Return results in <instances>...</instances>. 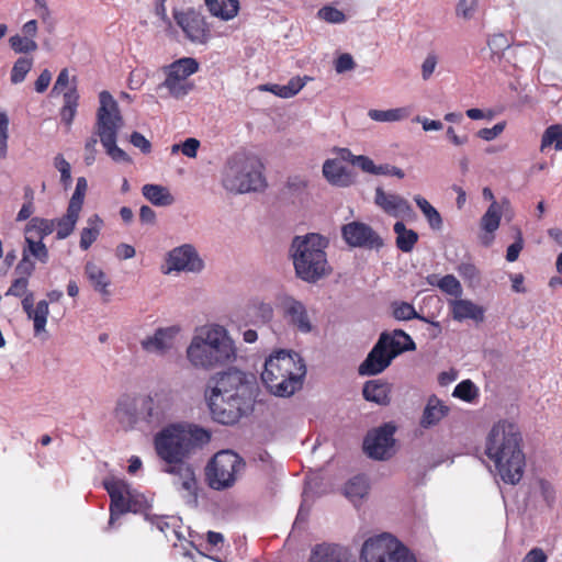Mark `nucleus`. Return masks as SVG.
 I'll return each mask as SVG.
<instances>
[{
    "mask_svg": "<svg viewBox=\"0 0 562 562\" xmlns=\"http://www.w3.org/2000/svg\"><path fill=\"white\" fill-rule=\"evenodd\" d=\"M175 406V393L170 389L161 387L143 396L144 424L158 427L170 416Z\"/></svg>",
    "mask_w": 562,
    "mask_h": 562,
    "instance_id": "nucleus-13",
    "label": "nucleus"
},
{
    "mask_svg": "<svg viewBox=\"0 0 562 562\" xmlns=\"http://www.w3.org/2000/svg\"><path fill=\"white\" fill-rule=\"evenodd\" d=\"M187 358L194 368L211 370L233 363L236 348L226 329L216 325L202 328L193 336Z\"/></svg>",
    "mask_w": 562,
    "mask_h": 562,
    "instance_id": "nucleus-4",
    "label": "nucleus"
},
{
    "mask_svg": "<svg viewBox=\"0 0 562 562\" xmlns=\"http://www.w3.org/2000/svg\"><path fill=\"white\" fill-rule=\"evenodd\" d=\"M173 19L192 43L205 44L211 36L205 18L193 9L186 11L173 10Z\"/></svg>",
    "mask_w": 562,
    "mask_h": 562,
    "instance_id": "nucleus-14",
    "label": "nucleus"
},
{
    "mask_svg": "<svg viewBox=\"0 0 562 562\" xmlns=\"http://www.w3.org/2000/svg\"><path fill=\"white\" fill-rule=\"evenodd\" d=\"M263 165L254 155L235 154L227 162L223 186L235 193L259 191L266 187Z\"/></svg>",
    "mask_w": 562,
    "mask_h": 562,
    "instance_id": "nucleus-8",
    "label": "nucleus"
},
{
    "mask_svg": "<svg viewBox=\"0 0 562 562\" xmlns=\"http://www.w3.org/2000/svg\"><path fill=\"white\" fill-rule=\"evenodd\" d=\"M88 184L83 177L78 178L75 192L70 198L68 207L81 212Z\"/></svg>",
    "mask_w": 562,
    "mask_h": 562,
    "instance_id": "nucleus-50",
    "label": "nucleus"
},
{
    "mask_svg": "<svg viewBox=\"0 0 562 562\" xmlns=\"http://www.w3.org/2000/svg\"><path fill=\"white\" fill-rule=\"evenodd\" d=\"M449 413V407L442 403L436 395L428 398L427 405L423 412L420 425L428 428L437 425Z\"/></svg>",
    "mask_w": 562,
    "mask_h": 562,
    "instance_id": "nucleus-28",
    "label": "nucleus"
},
{
    "mask_svg": "<svg viewBox=\"0 0 562 562\" xmlns=\"http://www.w3.org/2000/svg\"><path fill=\"white\" fill-rule=\"evenodd\" d=\"M169 269L196 272L203 268V261L191 245H182L169 252Z\"/></svg>",
    "mask_w": 562,
    "mask_h": 562,
    "instance_id": "nucleus-18",
    "label": "nucleus"
},
{
    "mask_svg": "<svg viewBox=\"0 0 562 562\" xmlns=\"http://www.w3.org/2000/svg\"><path fill=\"white\" fill-rule=\"evenodd\" d=\"M199 70V63L192 57H182L165 68L166 79L162 87L168 89L175 98L187 95L192 89L193 83L188 78Z\"/></svg>",
    "mask_w": 562,
    "mask_h": 562,
    "instance_id": "nucleus-12",
    "label": "nucleus"
},
{
    "mask_svg": "<svg viewBox=\"0 0 562 562\" xmlns=\"http://www.w3.org/2000/svg\"><path fill=\"white\" fill-rule=\"evenodd\" d=\"M553 146L557 151L562 150V124L548 126L541 137L540 150Z\"/></svg>",
    "mask_w": 562,
    "mask_h": 562,
    "instance_id": "nucleus-41",
    "label": "nucleus"
},
{
    "mask_svg": "<svg viewBox=\"0 0 562 562\" xmlns=\"http://www.w3.org/2000/svg\"><path fill=\"white\" fill-rule=\"evenodd\" d=\"M414 201L416 202L417 206L423 212L424 216L426 217L430 228L435 231H440L442 228V217L440 213L437 211L436 207H434L422 195H416L414 198Z\"/></svg>",
    "mask_w": 562,
    "mask_h": 562,
    "instance_id": "nucleus-39",
    "label": "nucleus"
},
{
    "mask_svg": "<svg viewBox=\"0 0 562 562\" xmlns=\"http://www.w3.org/2000/svg\"><path fill=\"white\" fill-rule=\"evenodd\" d=\"M22 252L26 254L27 257H33L42 263H47L49 259L48 248L43 240L34 239L32 237H25V246Z\"/></svg>",
    "mask_w": 562,
    "mask_h": 562,
    "instance_id": "nucleus-40",
    "label": "nucleus"
},
{
    "mask_svg": "<svg viewBox=\"0 0 562 562\" xmlns=\"http://www.w3.org/2000/svg\"><path fill=\"white\" fill-rule=\"evenodd\" d=\"M205 397L214 420L233 425L251 407L252 385L246 373L229 369L210 378Z\"/></svg>",
    "mask_w": 562,
    "mask_h": 562,
    "instance_id": "nucleus-2",
    "label": "nucleus"
},
{
    "mask_svg": "<svg viewBox=\"0 0 562 562\" xmlns=\"http://www.w3.org/2000/svg\"><path fill=\"white\" fill-rule=\"evenodd\" d=\"M142 404L143 396H123L117 401L114 416L125 430L134 429L139 424L144 423Z\"/></svg>",
    "mask_w": 562,
    "mask_h": 562,
    "instance_id": "nucleus-17",
    "label": "nucleus"
},
{
    "mask_svg": "<svg viewBox=\"0 0 562 562\" xmlns=\"http://www.w3.org/2000/svg\"><path fill=\"white\" fill-rule=\"evenodd\" d=\"M437 285L442 292L454 297L462 294V286L453 274H446L438 281Z\"/></svg>",
    "mask_w": 562,
    "mask_h": 562,
    "instance_id": "nucleus-51",
    "label": "nucleus"
},
{
    "mask_svg": "<svg viewBox=\"0 0 562 562\" xmlns=\"http://www.w3.org/2000/svg\"><path fill=\"white\" fill-rule=\"evenodd\" d=\"M89 226L82 228L80 233V248L82 250H88L91 245L98 239L100 234V225L101 220L98 215H93L88 220Z\"/></svg>",
    "mask_w": 562,
    "mask_h": 562,
    "instance_id": "nucleus-42",
    "label": "nucleus"
},
{
    "mask_svg": "<svg viewBox=\"0 0 562 562\" xmlns=\"http://www.w3.org/2000/svg\"><path fill=\"white\" fill-rule=\"evenodd\" d=\"M318 16L329 23H342L346 21V15L342 11L329 5L323 7L318 11Z\"/></svg>",
    "mask_w": 562,
    "mask_h": 562,
    "instance_id": "nucleus-53",
    "label": "nucleus"
},
{
    "mask_svg": "<svg viewBox=\"0 0 562 562\" xmlns=\"http://www.w3.org/2000/svg\"><path fill=\"white\" fill-rule=\"evenodd\" d=\"M9 119L4 112H0V158L7 157Z\"/></svg>",
    "mask_w": 562,
    "mask_h": 562,
    "instance_id": "nucleus-57",
    "label": "nucleus"
},
{
    "mask_svg": "<svg viewBox=\"0 0 562 562\" xmlns=\"http://www.w3.org/2000/svg\"><path fill=\"white\" fill-rule=\"evenodd\" d=\"M360 562H417L409 550L390 533L364 541Z\"/></svg>",
    "mask_w": 562,
    "mask_h": 562,
    "instance_id": "nucleus-11",
    "label": "nucleus"
},
{
    "mask_svg": "<svg viewBox=\"0 0 562 562\" xmlns=\"http://www.w3.org/2000/svg\"><path fill=\"white\" fill-rule=\"evenodd\" d=\"M63 100L64 104L59 110L60 121L69 130L77 114V109L79 105V93L77 88L74 86L68 91L64 92Z\"/></svg>",
    "mask_w": 562,
    "mask_h": 562,
    "instance_id": "nucleus-31",
    "label": "nucleus"
},
{
    "mask_svg": "<svg viewBox=\"0 0 562 562\" xmlns=\"http://www.w3.org/2000/svg\"><path fill=\"white\" fill-rule=\"evenodd\" d=\"M416 349L412 337L402 329L393 333H382L368 353L366 360L359 367L361 375H376L383 372L392 360L404 351Z\"/></svg>",
    "mask_w": 562,
    "mask_h": 562,
    "instance_id": "nucleus-7",
    "label": "nucleus"
},
{
    "mask_svg": "<svg viewBox=\"0 0 562 562\" xmlns=\"http://www.w3.org/2000/svg\"><path fill=\"white\" fill-rule=\"evenodd\" d=\"M307 80H310V77L307 76L304 78L296 76L292 77L286 85H265L261 89L269 91L279 98L289 99L296 95L306 85Z\"/></svg>",
    "mask_w": 562,
    "mask_h": 562,
    "instance_id": "nucleus-29",
    "label": "nucleus"
},
{
    "mask_svg": "<svg viewBox=\"0 0 562 562\" xmlns=\"http://www.w3.org/2000/svg\"><path fill=\"white\" fill-rule=\"evenodd\" d=\"M80 212L67 207L66 213L55 221L56 239H65L75 231Z\"/></svg>",
    "mask_w": 562,
    "mask_h": 562,
    "instance_id": "nucleus-35",
    "label": "nucleus"
},
{
    "mask_svg": "<svg viewBox=\"0 0 562 562\" xmlns=\"http://www.w3.org/2000/svg\"><path fill=\"white\" fill-rule=\"evenodd\" d=\"M524 248V239L521 233L518 231L516 240L508 246L506 251V260L514 262L518 259L520 251Z\"/></svg>",
    "mask_w": 562,
    "mask_h": 562,
    "instance_id": "nucleus-59",
    "label": "nucleus"
},
{
    "mask_svg": "<svg viewBox=\"0 0 562 562\" xmlns=\"http://www.w3.org/2000/svg\"><path fill=\"white\" fill-rule=\"evenodd\" d=\"M392 315L397 321L422 319L425 321L415 310L414 305L407 302H393Z\"/></svg>",
    "mask_w": 562,
    "mask_h": 562,
    "instance_id": "nucleus-46",
    "label": "nucleus"
},
{
    "mask_svg": "<svg viewBox=\"0 0 562 562\" xmlns=\"http://www.w3.org/2000/svg\"><path fill=\"white\" fill-rule=\"evenodd\" d=\"M326 246V239L319 234L294 238L293 265L300 279L314 283L330 273L331 269L325 252Z\"/></svg>",
    "mask_w": 562,
    "mask_h": 562,
    "instance_id": "nucleus-6",
    "label": "nucleus"
},
{
    "mask_svg": "<svg viewBox=\"0 0 562 562\" xmlns=\"http://www.w3.org/2000/svg\"><path fill=\"white\" fill-rule=\"evenodd\" d=\"M392 385L382 380H371L366 382L362 393L367 401L379 405H389L391 402Z\"/></svg>",
    "mask_w": 562,
    "mask_h": 562,
    "instance_id": "nucleus-27",
    "label": "nucleus"
},
{
    "mask_svg": "<svg viewBox=\"0 0 562 562\" xmlns=\"http://www.w3.org/2000/svg\"><path fill=\"white\" fill-rule=\"evenodd\" d=\"M244 459L233 450L216 452L205 467L207 485L215 491L231 488L244 472Z\"/></svg>",
    "mask_w": 562,
    "mask_h": 562,
    "instance_id": "nucleus-10",
    "label": "nucleus"
},
{
    "mask_svg": "<svg viewBox=\"0 0 562 562\" xmlns=\"http://www.w3.org/2000/svg\"><path fill=\"white\" fill-rule=\"evenodd\" d=\"M452 395L471 403L477 396V389L471 380H463L453 390Z\"/></svg>",
    "mask_w": 562,
    "mask_h": 562,
    "instance_id": "nucleus-47",
    "label": "nucleus"
},
{
    "mask_svg": "<svg viewBox=\"0 0 562 562\" xmlns=\"http://www.w3.org/2000/svg\"><path fill=\"white\" fill-rule=\"evenodd\" d=\"M487 46L491 49L492 56L501 59L503 53L510 47V42L505 34L498 33L488 38Z\"/></svg>",
    "mask_w": 562,
    "mask_h": 562,
    "instance_id": "nucleus-49",
    "label": "nucleus"
},
{
    "mask_svg": "<svg viewBox=\"0 0 562 562\" xmlns=\"http://www.w3.org/2000/svg\"><path fill=\"white\" fill-rule=\"evenodd\" d=\"M369 492V482L364 475L351 477L345 485V495L352 503L361 501Z\"/></svg>",
    "mask_w": 562,
    "mask_h": 562,
    "instance_id": "nucleus-36",
    "label": "nucleus"
},
{
    "mask_svg": "<svg viewBox=\"0 0 562 562\" xmlns=\"http://www.w3.org/2000/svg\"><path fill=\"white\" fill-rule=\"evenodd\" d=\"M505 127H506V123L499 122L491 128H487V127L481 128L476 133V136L481 139L490 142V140H493L496 137H498L504 132Z\"/></svg>",
    "mask_w": 562,
    "mask_h": 562,
    "instance_id": "nucleus-58",
    "label": "nucleus"
},
{
    "mask_svg": "<svg viewBox=\"0 0 562 562\" xmlns=\"http://www.w3.org/2000/svg\"><path fill=\"white\" fill-rule=\"evenodd\" d=\"M485 454L505 483L515 485L520 482L526 458L522 436L515 423L504 419L493 425L486 437Z\"/></svg>",
    "mask_w": 562,
    "mask_h": 562,
    "instance_id": "nucleus-3",
    "label": "nucleus"
},
{
    "mask_svg": "<svg viewBox=\"0 0 562 562\" xmlns=\"http://www.w3.org/2000/svg\"><path fill=\"white\" fill-rule=\"evenodd\" d=\"M33 67V58L32 57H20L14 63L10 80L13 85L21 83L25 80L27 74L31 71Z\"/></svg>",
    "mask_w": 562,
    "mask_h": 562,
    "instance_id": "nucleus-45",
    "label": "nucleus"
},
{
    "mask_svg": "<svg viewBox=\"0 0 562 562\" xmlns=\"http://www.w3.org/2000/svg\"><path fill=\"white\" fill-rule=\"evenodd\" d=\"M34 271L35 262L30 257H27L26 254L22 252V258L15 267V273L19 277H25L26 279H30Z\"/></svg>",
    "mask_w": 562,
    "mask_h": 562,
    "instance_id": "nucleus-56",
    "label": "nucleus"
},
{
    "mask_svg": "<svg viewBox=\"0 0 562 562\" xmlns=\"http://www.w3.org/2000/svg\"><path fill=\"white\" fill-rule=\"evenodd\" d=\"M55 231V221L44 217H32L25 227V237L34 236L36 240H44Z\"/></svg>",
    "mask_w": 562,
    "mask_h": 562,
    "instance_id": "nucleus-33",
    "label": "nucleus"
},
{
    "mask_svg": "<svg viewBox=\"0 0 562 562\" xmlns=\"http://www.w3.org/2000/svg\"><path fill=\"white\" fill-rule=\"evenodd\" d=\"M341 234L351 247L379 249L383 246L382 238L367 224L351 222L342 226Z\"/></svg>",
    "mask_w": 562,
    "mask_h": 562,
    "instance_id": "nucleus-16",
    "label": "nucleus"
},
{
    "mask_svg": "<svg viewBox=\"0 0 562 562\" xmlns=\"http://www.w3.org/2000/svg\"><path fill=\"white\" fill-rule=\"evenodd\" d=\"M501 218V207L496 201H493L481 218V228L485 232L481 237V241L484 246H490L494 240L493 234L499 227Z\"/></svg>",
    "mask_w": 562,
    "mask_h": 562,
    "instance_id": "nucleus-25",
    "label": "nucleus"
},
{
    "mask_svg": "<svg viewBox=\"0 0 562 562\" xmlns=\"http://www.w3.org/2000/svg\"><path fill=\"white\" fill-rule=\"evenodd\" d=\"M396 235L395 245L403 252H411L418 241V234L409 229L403 222H396L393 226Z\"/></svg>",
    "mask_w": 562,
    "mask_h": 562,
    "instance_id": "nucleus-32",
    "label": "nucleus"
},
{
    "mask_svg": "<svg viewBox=\"0 0 562 562\" xmlns=\"http://www.w3.org/2000/svg\"><path fill=\"white\" fill-rule=\"evenodd\" d=\"M9 42L11 48L19 54L32 53L35 52L38 47L37 43L34 40L18 34L11 36Z\"/></svg>",
    "mask_w": 562,
    "mask_h": 562,
    "instance_id": "nucleus-48",
    "label": "nucleus"
},
{
    "mask_svg": "<svg viewBox=\"0 0 562 562\" xmlns=\"http://www.w3.org/2000/svg\"><path fill=\"white\" fill-rule=\"evenodd\" d=\"M305 373V364L296 352L278 350L266 359L261 380L271 394L288 397L302 387Z\"/></svg>",
    "mask_w": 562,
    "mask_h": 562,
    "instance_id": "nucleus-5",
    "label": "nucleus"
},
{
    "mask_svg": "<svg viewBox=\"0 0 562 562\" xmlns=\"http://www.w3.org/2000/svg\"><path fill=\"white\" fill-rule=\"evenodd\" d=\"M437 63H438V58H437L436 54L430 53L427 55V57L425 58V60L422 65L423 79L427 80L431 77V75L434 74L435 68L437 66Z\"/></svg>",
    "mask_w": 562,
    "mask_h": 562,
    "instance_id": "nucleus-61",
    "label": "nucleus"
},
{
    "mask_svg": "<svg viewBox=\"0 0 562 562\" xmlns=\"http://www.w3.org/2000/svg\"><path fill=\"white\" fill-rule=\"evenodd\" d=\"M179 333V326L158 328L153 336L142 340V348L149 353L165 355L173 348L175 339Z\"/></svg>",
    "mask_w": 562,
    "mask_h": 562,
    "instance_id": "nucleus-19",
    "label": "nucleus"
},
{
    "mask_svg": "<svg viewBox=\"0 0 562 562\" xmlns=\"http://www.w3.org/2000/svg\"><path fill=\"white\" fill-rule=\"evenodd\" d=\"M27 292L29 279H26L25 277H18L11 282V285L5 292V296L22 297Z\"/></svg>",
    "mask_w": 562,
    "mask_h": 562,
    "instance_id": "nucleus-54",
    "label": "nucleus"
},
{
    "mask_svg": "<svg viewBox=\"0 0 562 562\" xmlns=\"http://www.w3.org/2000/svg\"><path fill=\"white\" fill-rule=\"evenodd\" d=\"M130 142L133 146L139 148L143 154H149L151 151L150 142L139 132H133Z\"/></svg>",
    "mask_w": 562,
    "mask_h": 562,
    "instance_id": "nucleus-60",
    "label": "nucleus"
},
{
    "mask_svg": "<svg viewBox=\"0 0 562 562\" xmlns=\"http://www.w3.org/2000/svg\"><path fill=\"white\" fill-rule=\"evenodd\" d=\"M371 120L376 122H396L406 119L409 111L406 108H397L390 110H375L372 109L368 112Z\"/></svg>",
    "mask_w": 562,
    "mask_h": 562,
    "instance_id": "nucleus-43",
    "label": "nucleus"
},
{
    "mask_svg": "<svg viewBox=\"0 0 562 562\" xmlns=\"http://www.w3.org/2000/svg\"><path fill=\"white\" fill-rule=\"evenodd\" d=\"M449 311L452 318L457 322L472 319L475 323H482L484 321V307L467 299H456L450 301Z\"/></svg>",
    "mask_w": 562,
    "mask_h": 562,
    "instance_id": "nucleus-23",
    "label": "nucleus"
},
{
    "mask_svg": "<svg viewBox=\"0 0 562 562\" xmlns=\"http://www.w3.org/2000/svg\"><path fill=\"white\" fill-rule=\"evenodd\" d=\"M350 162L353 166H358L362 171L371 173V175H378L379 166H376L371 158L368 156L359 155V156H351Z\"/></svg>",
    "mask_w": 562,
    "mask_h": 562,
    "instance_id": "nucleus-55",
    "label": "nucleus"
},
{
    "mask_svg": "<svg viewBox=\"0 0 562 562\" xmlns=\"http://www.w3.org/2000/svg\"><path fill=\"white\" fill-rule=\"evenodd\" d=\"M323 175L333 186L348 187L352 183L351 175L337 159H327L323 165Z\"/></svg>",
    "mask_w": 562,
    "mask_h": 562,
    "instance_id": "nucleus-26",
    "label": "nucleus"
},
{
    "mask_svg": "<svg viewBox=\"0 0 562 562\" xmlns=\"http://www.w3.org/2000/svg\"><path fill=\"white\" fill-rule=\"evenodd\" d=\"M85 271L94 290L100 292L102 295L109 296L110 292L108 286L110 285V280L105 272L92 262H88L86 265Z\"/></svg>",
    "mask_w": 562,
    "mask_h": 562,
    "instance_id": "nucleus-37",
    "label": "nucleus"
},
{
    "mask_svg": "<svg viewBox=\"0 0 562 562\" xmlns=\"http://www.w3.org/2000/svg\"><path fill=\"white\" fill-rule=\"evenodd\" d=\"M48 314V302L45 300L37 302L36 306L27 314V317L33 321L36 335L45 330Z\"/></svg>",
    "mask_w": 562,
    "mask_h": 562,
    "instance_id": "nucleus-44",
    "label": "nucleus"
},
{
    "mask_svg": "<svg viewBox=\"0 0 562 562\" xmlns=\"http://www.w3.org/2000/svg\"><path fill=\"white\" fill-rule=\"evenodd\" d=\"M100 106L97 112V134L106 154L114 161L131 162V157L116 145L117 133L123 123L119 104L109 91L99 94Z\"/></svg>",
    "mask_w": 562,
    "mask_h": 562,
    "instance_id": "nucleus-9",
    "label": "nucleus"
},
{
    "mask_svg": "<svg viewBox=\"0 0 562 562\" xmlns=\"http://www.w3.org/2000/svg\"><path fill=\"white\" fill-rule=\"evenodd\" d=\"M395 427L391 424L373 429L368 432L363 441V449L366 453L375 460H385L392 456V448L394 446Z\"/></svg>",
    "mask_w": 562,
    "mask_h": 562,
    "instance_id": "nucleus-15",
    "label": "nucleus"
},
{
    "mask_svg": "<svg viewBox=\"0 0 562 562\" xmlns=\"http://www.w3.org/2000/svg\"><path fill=\"white\" fill-rule=\"evenodd\" d=\"M282 308L285 319L290 325L301 333H310L312 323L310 321L305 305L292 296H286L282 301Z\"/></svg>",
    "mask_w": 562,
    "mask_h": 562,
    "instance_id": "nucleus-21",
    "label": "nucleus"
},
{
    "mask_svg": "<svg viewBox=\"0 0 562 562\" xmlns=\"http://www.w3.org/2000/svg\"><path fill=\"white\" fill-rule=\"evenodd\" d=\"M210 440V431L196 425H169L155 436L156 452L168 463L166 472L178 475L177 484L190 496H195L198 482L192 467L184 460Z\"/></svg>",
    "mask_w": 562,
    "mask_h": 562,
    "instance_id": "nucleus-1",
    "label": "nucleus"
},
{
    "mask_svg": "<svg viewBox=\"0 0 562 562\" xmlns=\"http://www.w3.org/2000/svg\"><path fill=\"white\" fill-rule=\"evenodd\" d=\"M212 15L224 21L234 19L239 11V0H204Z\"/></svg>",
    "mask_w": 562,
    "mask_h": 562,
    "instance_id": "nucleus-30",
    "label": "nucleus"
},
{
    "mask_svg": "<svg viewBox=\"0 0 562 562\" xmlns=\"http://www.w3.org/2000/svg\"><path fill=\"white\" fill-rule=\"evenodd\" d=\"M145 199L157 206H168L175 201L167 188L159 184H145L142 188Z\"/></svg>",
    "mask_w": 562,
    "mask_h": 562,
    "instance_id": "nucleus-34",
    "label": "nucleus"
},
{
    "mask_svg": "<svg viewBox=\"0 0 562 562\" xmlns=\"http://www.w3.org/2000/svg\"><path fill=\"white\" fill-rule=\"evenodd\" d=\"M248 316L256 325L268 324L273 317V307L270 303L252 301L248 307Z\"/></svg>",
    "mask_w": 562,
    "mask_h": 562,
    "instance_id": "nucleus-38",
    "label": "nucleus"
},
{
    "mask_svg": "<svg viewBox=\"0 0 562 562\" xmlns=\"http://www.w3.org/2000/svg\"><path fill=\"white\" fill-rule=\"evenodd\" d=\"M308 562H350V553L341 546L322 543L313 548Z\"/></svg>",
    "mask_w": 562,
    "mask_h": 562,
    "instance_id": "nucleus-24",
    "label": "nucleus"
},
{
    "mask_svg": "<svg viewBox=\"0 0 562 562\" xmlns=\"http://www.w3.org/2000/svg\"><path fill=\"white\" fill-rule=\"evenodd\" d=\"M105 488L111 498L110 503V521L112 522L119 516L133 512L137 513V509L132 506V495L127 492L124 493V488L119 483H108Z\"/></svg>",
    "mask_w": 562,
    "mask_h": 562,
    "instance_id": "nucleus-22",
    "label": "nucleus"
},
{
    "mask_svg": "<svg viewBox=\"0 0 562 562\" xmlns=\"http://www.w3.org/2000/svg\"><path fill=\"white\" fill-rule=\"evenodd\" d=\"M199 147V139L190 137L181 144V153L189 158H195Z\"/></svg>",
    "mask_w": 562,
    "mask_h": 562,
    "instance_id": "nucleus-63",
    "label": "nucleus"
},
{
    "mask_svg": "<svg viewBox=\"0 0 562 562\" xmlns=\"http://www.w3.org/2000/svg\"><path fill=\"white\" fill-rule=\"evenodd\" d=\"M374 203L386 214L400 217L408 216L413 213L409 202L394 193H386L382 188L375 189Z\"/></svg>",
    "mask_w": 562,
    "mask_h": 562,
    "instance_id": "nucleus-20",
    "label": "nucleus"
},
{
    "mask_svg": "<svg viewBox=\"0 0 562 562\" xmlns=\"http://www.w3.org/2000/svg\"><path fill=\"white\" fill-rule=\"evenodd\" d=\"M355 68V61L350 54H341L335 61V69L337 72H346Z\"/></svg>",
    "mask_w": 562,
    "mask_h": 562,
    "instance_id": "nucleus-62",
    "label": "nucleus"
},
{
    "mask_svg": "<svg viewBox=\"0 0 562 562\" xmlns=\"http://www.w3.org/2000/svg\"><path fill=\"white\" fill-rule=\"evenodd\" d=\"M521 562H548V555L542 548H532L526 553Z\"/></svg>",
    "mask_w": 562,
    "mask_h": 562,
    "instance_id": "nucleus-64",
    "label": "nucleus"
},
{
    "mask_svg": "<svg viewBox=\"0 0 562 562\" xmlns=\"http://www.w3.org/2000/svg\"><path fill=\"white\" fill-rule=\"evenodd\" d=\"M54 166L60 172V181L65 188L71 183V167L61 154L54 158Z\"/></svg>",
    "mask_w": 562,
    "mask_h": 562,
    "instance_id": "nucleus-52",
    "label": "nucleus"
}]
</instances>
